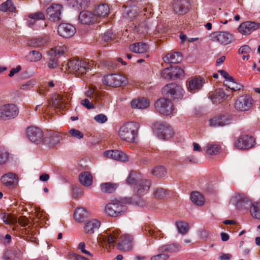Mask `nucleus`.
<instances>
[{
	"label": "nucleus",
	"instance_id": "1",
	"mask_svg": "<svg viewBox=\"0 0 260 260\" xmlns=\"http://www.w3.org/2000/svg\"><path fill=\"white\" fill-rule=\"evenodd\" d=\"M139 128V123L134 121L127 122L120 127L118 136L123 141L136 143L138 140Z\"/></svg>",
	"mask_w": 260,
	"mask_h": 260
},
{
	"label": "nucleus",
	"instance_id": "2",
	"mask_svg": "<svg viewBox=\"0 0 260 260\" xmlns=\"http://www.w3.org/2000/svg\"><path fill=\"white\" fill-rule=\"evenodd\" d=\"M70 72L77 76H83L90 70V65L86 61L79 59L71 60L68 63Z\"/></svg>",
	"mask_w": 260,
	"mask_h": 260
},
{
	"label": "nucleus",
	"instance_id": "3",
	"mask_svg": "<svg viewBox=\"0 0 260 260\" xmlns=\"http://www.w3.org/2000/svg\"><path fill=\"white\" fill-rule=\"evenodd\" d=\"M104 84L113 87H118L127 84V78L123 75L111 74L105 76L103 78Z\"/></svg>",
	"mask_w": 260,
	"mask_h": 260
},
{
	"label": "nucleus",
	"instance_id": "4",
	"mask_svg": "<svg viewBox=\"0 0 260 260\" xmlns=\"http://www.w3.org/2000/svg\"><path fill=\"white\" fill-rule=\"evenodd\" d=\"M183 92L182 88L175 83L167 84L162 89V93L164 95L167 99L172 100L181 99L183 95Z\"/></svg>",
	"mask_w": 260,
	"mask_h": 260
},
{
	"label": "nucleus",
	"instance_id": "5",
	"mask_svg": "<svg viewBox=\"0 0 260 260\" xmlns=\"http://www.w3.org/2000/svg\"><path fill=\"white\" fill-rule=\"evenodd\" d=\"M230 203L238 209H246L251 205V201L244 193H235L231 199Z\"/></svg>",
	"mask_w": 260,
	"mask_h": 260
},
{
	"label": "nucleus",
	"instance_id": "6",
	"mask_svg": "<svg viewBox=\"0 0 260 260\" xmlns=\"http://www.w3.org/2000/svg\"><path fill=\"white\" fill-rule=\"evenodd\" d=\"M19 114V109L13 104H6L0 106V120H7L15 118Z\"/></svg>",
	"mask_w": 260,
	"mask_h": 260
},
{
	"label": "nucleus",
	"instance_id": "7",
	"mask_svg": "<svg viewBox=\"0 0 260 260\" xmlns=\"http://www.w3.org/2000/svg\"><path fill=\"white\" fill-rule=\"evenodd\" d=\"M210 40L213 42H217L222 45H227L234 41L233 35L226 31H215L209 36Z\"/></svg>",
	"mask_w": 260,
	"mask_h": 260
},
{
	"label": "nucleus",
	"instance_id": "8",
	"mask_svg": "<svg viewBox=\"0 0 260 260\" xmlns=\"http://www.w3.org/2000/svg\"><path fill=\"white\" fill-rule=\"evenodd\" d=\"M63 10L61 5L52 4L46 11L47 18L52 22H58L61 19Z\"/></svg>",
	"mask_w": 260,
	"mask_h": 260
},
{
	"label": "nucleus",
	"instance_id": "9",
	"mask_svg": "<svg viewBox=\"0 0 260 260\" xmlns=\"http://www.w3.org/2000/svg\"><path fill=\"white\" fill-rule=\"evenodd\" d=\"M155 108L158 113L166 116L170 115L174 110L172 103L166 97L157 100L155 103Z\"/></svg>",
	"mask_w": 260,
	"mask_h": 260
},
{
	"label": "nucleus",
	"instance_id": "10",
	"mask_svg": "<svg viewBox=\"0 0 260 260\" xmlns=\"http://www.w3.org/2000/svg\"><path fill=\"white\" fill-rule=\"evenodd\" d=\"M119 231L117 229H111L107 230L102 235L100 238L106 245H108L109 248L114 246V243L116 239L119 237Z\"/></svg>",
	"mask_w": 260,
	"mask_h": 260
},
{
	"label": "nucleus",
	"instance_id": "11",
	"mask_svg": "<svg viewBox=\"0 0 260 260\" xmlns=\"http://www.w3.org/2000/svg\"><path fill=\"white\" fill-rule=\"evenodd\" d=\"M105 212L109 216L116 217L126 210L125 207L120 202L115 201L108 203L105 207Z\"/></svg>",
	"mask_w": 260,
	"mask_h": 260
},
{
	"label": "nucleus",
	"instance_id": "12",
	"mask_svg": "<svg viewBox=\"0 0 260 260\" xmlns=\"http://www.w3.org/2000/svg\"><path fill=\"white\" fill-rule=\"evenodd\" d=\"M252 98L248 95L240 96L236 101L235 108L238 111H246L249 110L252 106Z\"/></svg>",
	"mask_w": 260,
	"mask_h": 260
},
{
	"label": "nucleus",
	"instance_id": "13",
	"mask_svg": "<svg viewBox=\"0 0 260 260\" xmlns=\"http://www.w3.org/2000/svg\"><path fill=\"white\" fill-rule=\"evenodd\" d=\"M255 143L254 138L247 135L241 136L235 142V146L239 149H248Z\"/></svg>",
	"mask_w": 260,
	"mask_h": 260
},
{
	"label": "nucleus",
	"instance_id": "14",
	"mask_svg": "<svg viewBox=\"0 0 260 260\" xmlns=\"http://www.w3.org/2000/svg\"><path fill=\"white\" fill-rule=\"evenodd\" d=\"M76 32V28L70 23H62L58 25L57 28L58 35L64 38L72 37Z\"/></svg>",
	"mask_w": 260,
	"mask_h": 260
},
{
	"label": "nucleus",
	"instance_id": "15",
	"mask_svg": "<svg viewBox=\"0 0 260 260\" xmlns=\"http://www.w3.org/2000/svg\"><path fill=\"white\" fill-rule=\"evenodd\" d=\"M26 133L28 139L32 142L38 144L42 142L44 135L43 131L40 128L35 126L28 127Z\"/></svg>",
	"mask_w": 260,
	"mask_h": 260
},
{
	"label": "nucleus",
	"instance_id": "16",
	"mask_svg": "<svg viewBox=\"0 0 260 260\" xmlns=\"http://www.w3.org/2000/svg\"><path fill=\"white\" fill-rule=\"evenodd\" d=\"M230 115H220L214 117L210 119V125L213 127L223 126L231 123Z\"/></svg>",
	"mask_w": 260,
	"mask_h": 260
},
{
	"label": "nucleus",
	"instance_id": "17",
	"mask_svg": "<svg viewBox=\"0 0 260 260\" xmlns=\"http://www.w3.org/2000/svg\"><path fill=\"white\" fill-rule=\"evenodd\" d=\"M259 27L260 23L252 21H246L241 24L238 28V30L243 35H248Z\"/></svg>",
	"mask_w": 260,
	"mask_h": 260
},
{
	"label": "nucleus",
	"instance_id": "18",
	"mask_svg": "<svg viewBox=\"0 0 260 260\" xmlns=\"http://www.w3.org/2000/svg\"><path fill=\"white\" fill-rule=\"evenodd\" d=\"M133 238L128 235H124L120 237V241L117 244L118 249L122 251H128L132 249Z\"/></svg>",
	"mask_w": 260,
	"mask_h": 260
},
{
	"label": "nucleus",
	"instance_id": "19",
	"mask_svg": "<svg viewBox=\"0 0 260 260\" xmlns=\"http://www.w3.org/2000/svg\"><path fill=\"white\" fill-rule=\"evenodd\" d=\"M205 83V80L201 77H192L187 82V87L189 91L195 92L201 89Z\"/></svg>",
	"mask_w": 260,
	"mask_h": 260
},
{
	"label": "nucleus",
	"instance_id": "20",
	"mask_svg": "<svg viewBox=\"0 0 260 260\" xmlns=\"http://www.w3.org/2000/svg\"><path fill=\"white\" fill-rule=\"evenodd\" d=\"M190 4L188 0H176L173 5L174 12L180 15H183L188 12Z\"/></svg>",
	"mask_w": 260,
	"mask_h": 260
},
{
	"label": "nucleus",
	"instance_id": "21",
	"mask_svg": "<svg viewBox=\"0 0 260 260\" xmlns=\"http://www.w3.org/2000/svg\"><path fill=\"white\" fill-rule=\"evenodd\" d=\"M100 221L95 219H91L86 221L83 226L84 232L88 235H92L100 227Z\"/></svg>",
	"mask_w": 260,
	"mask_h": 260
},
{
	"label": "nucleus",
	"instance_id": "22",
	"mask_svg": "<svg viewBox=\"0 0 260 260\" xmlns=\"http://www.w3.org/2000/svg\"><path fill=\"white\" fill-rule=\"evenodd\" d=\"M79 20L83 24L89 25L96 22V17L90 11H83L79 15Z\"/></svg>",
	"mask_w": 260,
	"mask_h": 260
},
{
	"label": "nucleus",
	"instance_id": "23",
	"mask_svg": "<svg viewBox=\"0 0 260 260\" xmlns=\"http://www.w3.org/2000/svg\"><path fill=\"white\" fill-rule=\"evenodd\" d=\"M104 155L108 158L122 161H127L128 160V155L123 152L117 150H111L105 151Z\"/></svg>",
	"mask_w": 260,
	"mask_h": 260
},
{
	"label": "nucleus",
	"instance_id": "24",
	"mask_svg": "<svg viewBox=\"0 0 260 260\" xmlns=\"http://www.w3.org/2000/svg\"><path fill=\"white\" fill-rule=\"evenodd\" d=\"M150 185V180L143 179L139 183H136L134 190L139 196L144 195L149 190Z\"/></svg>",
	"mask_w": 260,
	"mask_h": 260
},
{
	"label": "nucleus",
	"instance_id": "25",
	"mask_svg": "<svg viewBox=\"0 0 260 260\" xmlns=\"http://www.w3.org/2000/svg\"><path fill=\"white\" fill-rule=\"evenodd\" d=\"M158 134L161 139L166 140L172 137L174 132L170 126L162 123L159 124L158 127Z\"/></svg>",
	"mask_w": 260,
	"mask_h": 260
},
{
	"label": "nucleus",
	"instance_id": "26",
	"mask_svg": "<svg viewBox=\"0 0 260 260\" xmlns=\"http://www.w3.org/2000/svg\"><path fill=\"white\" fill-rule=\"evenodd\" d=\"M131 106L133 109H144L149 106V101L144 98L134 99L131 102Z\"/></svg>",
	"mask_w": 260,
	"mask_h": 260
},
{
	"label": "nucleus",
	"instance_id": "27",
	"mask_svg": "<svg viewBox=\"0 0 260 260\" xmlns=\"http://www.w3.org/2000/svg\"><path fill=\"white\" fill-rule=\"evenodd\" d=\"M182 56L180 52H173L167 54L163 60L165 62L170 63H178L181 61Z\"/></svg>",
	"mask_w": 260,
	"mask_h": 260
},
{
	"label": "nucleus",
	"instance_id": "28",
	"mask_svg": "<svg viewBox=\"0 0 260 260\" xmlns=\"http://www.w3.org/2000/svg\"><path fill=\"white\" fill-rule=\"evenodd\" d=\"M210 96L213 103H220L222 101L225 100L228 95L223 89L218 88L214 92L212 93V94Z\"/></svg>",
	"mask_w": 260,
	"mask_h": 260
},
{
	"label": "nucleus",
	"instance_id": "29",
	"mask_svg": "<svg viewBox=\"0 0 260 260\" xmlns=\"http://www.w3.org/2000/svg\"><path fill=\"white\" fill-rule=\"evenodd\" d=\"M109 7L108 5L103 4L98 5L95 8L94 15L97 17L105 18L109 14Z\"/></svg>",
	"mask_w": 260,
	"mask_h": 260
},
{
	"label": "nucleus",
	"instance_id": "30",
	"mask_svg": "<svg viewBox=\"0 0 260 260\" xmlns=\"http://www.w3.org/2000/svg\"><path fill=\"white\" fill-rule=\"evenodd\" d=\"M148 45L142 42L136 43L129 46V49L136 53H144L148 51Z\"/></svg>",
	"mask_w": 260,
	"mask_h": 260
},
{
	"label": "nucleus",
	"instance_id": "31",
	"mask_svg": "<svg viewBox=\"0 0 260 260\" xmlns=\"http://www.w3.org/2000/svg\"><path fill=\"white\" fill-rule=\"evenodd\" d=\"M16 180L17 176L16 174L12 173H9L4 175L1 179L2 183L7 186H13Z\"/></svg>",
	"mask_w": 260,
	"mask_h": 260
},
{
	"label": "nucleus",
	"instance_id": "32",
	"mask_svg": "<svg viewBox=\"0 0 260 260\" xmlns=\"http://www.w3.org/2000/svg\"><path fill=\"white\" fill-rule=\"evenodd\" d=\"M181 246L177 243L170 244L160 246L157 250L161 252H176L180 250Z\"/></svg>",
	"mask_w": 260,
	"mask_h": 260
},
{
	"label": "nucleus",
	"instance_id": "33",
	"mask_svg": "<svg viewBox=\"0 0 260 260\" xmlns=\"http://www.w3.org/2000/svg\"><path fill=\"white\" fill-rule=\"evenodd\" d=\"M22 252L17 248H14L11 250H7L5 254V257L7 259L15 260V258L20 259L22 257Z\"/></svg>",
	"mask_w": 260,
	"mask_h": 260
},
{
	"label": "nucleus",
	"instance_id": "34",
	"mask_svg": "<svg viewBox=\"0 0 260 260\" xmlns=\"http://www.w3.org/2000/svg\"><path fill=\"white\" fill-rule=\"evenodd\" d=\"M204 150L208 155H216L220 152V146L217 144L209 143L204 147Z\"/></svg>",
	"mask_w": 260,
	"mask_h": 260
},
{
	"label": "nucleus",
	"instance_id": "35",
	"mask_svg": "<svg viewBox=\"0 0 260 260\" xmlns=\"http://www.w3.org/2000/svg\"><path fill=\"white\" fill-rule=\"evenodd\" d=\"M143 178H142L141 175L135 171H132L129 174L126 182L129 184H135L136 186V183H139Z\"/></svg>",
	"mask_w": 260,
	"mask_h": 260
},
{
	"label": "nucleus",
	"instance_id": "36",
	"mask_svg": "<svg viewBox=\"0 0 260 260\" xmlns=\"http://www.w3.org/2000/svg\"><path fill=\"white\" fill-rule=\"evenodd\" d=\"M80 182L84 186H89L92 182V177L88 172H84L79 176Z\"/></svg>",
	"mask_w": 260,
	"mask_h": 260
},
{
	"label": "nucleus",
	"instance_id": "37",
	"mask_svg": "<svg viewBox=\"0 0 260 260\" xmlns=\"http://www.w3.org/2000/svg\"><path fill=\"white\" fill-rule=\"evenodd\" d=\"M145 234L149 236L154 237L156 239L158 237H161L162 233L161 232L153 226L150 225H146L144 228Z\"/></svg>",
	"mask_w": 260,
	"mask_h": 260
},
{
	"label": "nucleus",
	"instance_id": "38",
	"mask_svg": "<svg viewBox=\"0 0 260 260\" xmlns=\"http://www.w3.org/2000/svg\"><path fill=\"white\" fill-rule=\"evenodd\" d=\"M49 41L47 37L31 39L28 41V44L34 47H40L47 43Z\"/></svg>",
	"mask_w": 260,
	"mask_h": 260
},
{
	"label": "nucleus",
	"instance_id": "39",
	"mask_svg": "<svg viewBox=\"0 0 260 260\" xmlns=\"http://www.w3.org/2000/svg\"><path fill=\"white\" fill-rule=\"evenodd\" d=\"M190 199L191 201L198 206H202L205 202L204 197L198 191L192 192L190 194Z\"/></svg>",
	"mask_w": 260,
	"mask_h": 260
},
{
	"label": "nucleus",
	"instance_id": "40",
	"mask_svg": "<svg viewBox=\"0 0 260 260\" xmlns=\"http://www.w3.org/2000/svg\"><path fill=\"white\" fill-rule=\"evenodd\" d=\"M67 51V47L64 45L61 44L58 45L54 48H52L48 52V54L50 56H55L58 57V55L63 54Z\"/></svg>",
	"mask_w": 260,
	"mask_h": 260
},
{
	"label": "nucleus",
	"instance_id": "41",
	"mask_svg": "<svg viewBox=\"0 0 260 260\" xmlns=\"http://www.w3.org/2000/svg\"><path fill=\"white\" fill-rule=\"evenodd\" d=\"M250 212L253 218L260 219V202H254L251 205Z\"/></svg>",
	"mask_w": 260,
	"mask_h": 260
},
{
	"label": "nucleus",
	"instance_id": "42",
	"mask_svg": "<svg viewBox=\"0 0 260 260\" xmlns=\"http://www.w3.org/2000/svg\"><path fill=\"white\" fill-rule=\"evenodd\" d=\"M1 217L6 224H15L17 222L16 218L11 214L2 213Z\"/></svg>",
	"mask_w": 260,
	"mask_h": 260
},
{
	"label": "nucleus",
	"instance_id": "43",
	"mask_svg": "<svg viewBox=\"0 0 260 260\" xmlns=\"http://www.w3.org/2000/svg\"><path fill=\"white\" fill-rule=\"evenodd\" d=\"M16 8L11 0H7L6 2L0 5V11L6 12L9 11L13 12Z\"/></svg>",
	"mask_w": 260,
	"mask_h": 260
},
{
	"label": "nucleus",
	"instance_id": "44",
	"mask_svg": "<svg viewBox=\"0 0 260 260\" xmlns=\"http://www.w3.org/2000/svg\"><path fill=\"white\" fill-rule=\"evenodd\" d=\"M116 188L117 185L115 183L107 182L101 184V189L105 193H112L116 190Z\"/></svg>",
	"mask_w": 260,
	"mask_h": 260
},
{
	"label": "nucleus",
	"instance_id": "45",
	"mask_svg": "<svg viewBox=\"0 0 260 260\" xmlns=\"http://www.w3.org/2000/svg\"><path fill=\"white\" fill-rule=\"evenodd\" d=\"M42 54L36 50H32L30 51L27 55L25 56L26 59L29 61L36 62L42 58Z\"/></svg>",
	"mask_w": 260,
	"mask_h": 260
},
{
	"label": "nucleus",
	"instance_id": "46",
	"mask_svg": "<svg viewBox=\"0 0 260 260\" xmlns=\"http://www.w3.org/2000/svg\"><path fill=\"white\" fill-rule=\"evenodd\" d=\"M63 96L60 94L55 95L52 99V106L55 108H62L64 105Z\"/></svg>",
	"mask_w": 260,
	"mask_h": 260
},
{
	"label": "nucleus",
	"instance_id": "47",
	"mask_svg": "<svg viewBox=\"0 0 260 260\" xmlns=\"http://www.w3.org/2000/svg\"><path fill=\"white\" fill-rule=\"evenodd\" d=\"M167 171L162 166H159L153 168L151 171V174L158 178H161L165 176Z\"/></svg>",
	"mask_w": 260,
	"mask_h": 260
},
{
	"label": "nucleus",
	"instance_id": "48",
	"mask_svg": "<svg viewBox=\"0 0 260 260\" xmlns=\"http://www.w3.org/2000/svg\"><path fill=\"white\" fill-rule=\"evenodd\" d=\"M172 80H176L184 76V71L179 67H171Z\"/></svg>",
	"mask_w": 260,
	"mask_h": 260
},
{
	"label": "nucleus",
	"instance_id": "49",
	"mask_svg": "<svg viewBox=\"0 0 260 260\" xmlns=\"http://www.w3.org/2000/svg\"><path fill=\"white\" fill-rule=\"evenodd\" d=\"M86 214V211L84 208L79 207L77 208L74 214V218L76 220L79 221L83 218Z\"/></svg>",
	"mask_w": 260,
	"mask_h": 260
},
{
	"label": "nucleus",
	"instance_id": "50",
	"mask_svg": "<svg viewBox=\"0 0 260 260\" xmlns=\"http://www.w3.org/2000/svg\"><path fill=\"white\" fill-rule=\"evenodd\" d=\"M176 225L178 231L181 234H185L188 231V225L187 223L183 221H177Z\"/></svg>",
	"mask_w": 260,
	"mask_h": 260
},
{
	"label": "nucleus",
	"instance_id": "51",
	"mask_svg": "<svg viewBox=\"0 0 260 260\" xmlns=\"http://www.w3.org/2000/svg\"><path fill=\"white\" fill-rule=\"evenodd\" d=\"M9 153L4 147H0V165L6 164L9 159Z\"/></svg>",
	"mask_w": 260,
	"mask_h": 260
},
{
	"label": "nucleus",
	"instance_id": "52",
	"mask_svg": "<svg viewBox=\"0 0 260 260\" xmlns=\"http://www.w3.org/2000/svg\"><path fill=\"white\" fill-rule=\"evenodd\" d=\"M224 85L234 91L240 90L242 86L240 84L237 83L233 78V80L226 81V83H224Z\"/></svg>",
	"mask_w": 260,
	"mask_h": 260
},
{
	"label": "nucleus",
	"instance_id": "53",
	"mask_svg": "<svg viewBox=\"0 0 260 260\" xmlns=\"http://www.w3.org/2000/svg\"><path fill=\"white\" fill-rule=\"evenodd\" d=\"M116 38V35L111 31H106L102 37V39L105 42H109L114 40Z\"/></svg>",
	"mask_w": 260,
	"mask_h": 260
},
{
	"label": "nucleus",
	"instance_id": "54",
	"mask_svg": "<svg viewBox=\"0 0 260 260\" xmlns=\"http://www.w3.org/2000/svg\"><path fill=\"white\" fill-rule=\"evenodd\" d=\"M125 12L124 13V17L129 20L132 19L137 16V8L133 7L131 9H128L125 10Z\"/></svg>",
	"mask_w": 260,
	"mask_h": 260
},
{
	"label": "nucleus",
	"instance_id": "55",
	"mask_svg": "<svg viewBox=\"0 0 260 260\" xmlns=\"http://www.w3.org/2000/svg\"><path fill=\"white\" fill-rule=\"evenodd\" d=\"M61 139L60 134L57 132H53L50 136V143L51 145H54L57 144Z\"/></svg>",
	"mask_w": 260,
	"mask_h": 260
},
{
	"label": "nucleus",
	"instance_id": "56",
	"mask_svg": "<svg viewBox=\"0 0 260 260\" xmlns=\"http://www.w3.org/2000/svg\"><path fill=\"white\" fill-rule=\"evenodd\" d=\"M154 196L157 198H162L167 194V190L162 188H157L154 190Z\"/></svg>",
	"mask_w": 260,
	"mask_h": 260
},
{
	"label": "nucleus",
	"instance_id": "57",
	"mask_svg": "<svg viewBox=\"0 0 260 260\" xmlns=\"http://www.w3.org/2000/svg\"><path fill=\"white\" fill-rule=\"evenodd\" d=\"M158 252V253L152 256L150 260H167L169 258V255L166 254V252Z\"/></svg>",
	"mask_w": 260,
	"mask_h": 260
},
{
	"label": "nucleus",
	"instance_id": "58",
	"mask_svg": "<svg viewBox=\"0 0 260 260\" xmlns=\"http://www.w3.org/2000/svg\"><path fill=\"white\" fill-rule=\"evenodd\" d=\"M58 57L55 56H51L49 61L48 63V67L49 69H54L58 65Z\"/></svg>",
	"mask_w": 260,
	"mask_h": 260
},
{
	"label": "nucleus",
	"instance_id": "59",
	"mask_svg": "<svg viewBox=\"0 0 260 260\" xmlns=\"http://www.w3.org/2000/svg\"><path fill=\"white\" fill-rule=\"evenodd\" d=\"M161 76L167 80H172V70L171 67L167 68L164 69L161 72Z\"/></svg>",
	"mask_w": 260,
	"mask_h": 260
},
{
	"label": "nucleus",
	"instance_id": "60",
	"mask_svg": "<svg viewBox=\"0 0 260 260\" xmlns=\"http://www.w3.org/2000/svg\"><path fill=\"white\" fill-rule=\"evenodd\" d=\"M28 17L34 20H44L45 19V15L41 12H38L35 13L30 14Z\"/></svg>",
	"mask_w": 260,
	"mask_h": 260
},
{
	"label": "nucleus",
	"instance_id": "61",
	"mask_svg": "<svg viewBox=\"0 0 260 260\" xmlns=\"http://www.w3.org/2000/svg\"><path fill=\"white\" fill-rule=\"evenodd\" d=\"M70 134L73 137L76 138L78 139H82L84 135L80 131L76 129H71L69 131Z\"/></svg>",
	"mask_w": 260,
	"mask_h": 260
},
{
	"label": "nucleus",
	"instance_id": "62",
	"mask_svg": "<svg viewBox=\"0 0 260 260\" xmlns=\"http://www.w3.org/2000/svg\"><path fill=\"white\" fill-rule=\"evenodd\" d=\"M94 119L99 123H103L107 121V117L106 115L101 114L96 115L94 117Z\"/></svg>",
	"mask_w": 260,
	"mask_h": 260
},
{
	"label": "nucleus",
	"instance_id": "63",
	"mask_svg": "<svg viewBox=\"0 0 260 260\" xmlns=\"http://www.w3.org/2000/svg\"><path fill=\"white\" fill-rule=\"evenodd\" d=\"M81 104L87 109H92L94 108L93 104L88 99H84L81 101Z\"/></svg>",
	"mask_w": 260,
	"mask_h": 260
},
{
	"label": "nucleus",
	"instance_id": "64",
	"mask_svg": "<svg viewBox=\"0 0 260 260\" xmlns=\"http://www.w3.org/2000/svg\"><path fill=\"white\" fill-rule=\"evenodd\" d=\"M77 6L78 7L85 8L87 7L90 3L89 0H76Z\"/></svg>",
	"mask_w": 260,
	"mask_h": 260
}]
</instances>
